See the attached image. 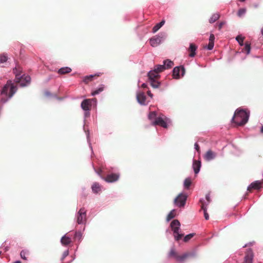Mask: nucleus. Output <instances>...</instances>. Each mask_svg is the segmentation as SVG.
Masks as SVG:
<instances>
[{
  "label": "nucleus",
  "mask_w": 263,
  "mask_h": 263,
  "mask_svg": "<svg viewBox=\"0 0 263 263\" xmlns=\"http://www.w3.org/2000/svg\"><path fill=\"white\" fill-rule=\"evenodd\" d=\"M8 59V54L6 53L0 54V64L6 63Z\"/></svg>",
  "instance_id": "nucleus-28"
},
{
  "label": "nucleus",
  "mask_w": 263,
  "mask_h": 263,
  "mask_svg": "<svg viewBox=\"0 0 263 263\" xmlns=\"http://www.w3.org/2000/svg\"><path fill=\"white\" fill-rule=\"evenodd\" d=\"M28 254V252L26 251L22 250L21 251L20 256L21 258L24 260H27V258L26 257V255Z\"/></svg>",
  "instance_id": "nucleus-40"
},
{
  "label": "nucleus",
  "mask_w": 263,
  "mask_h": 263,
  "mask_svg": "<svg viewBox=\"0 0 263 263\" xmlns=\"http://www.w3.org/2000/svg\"><path fill=\"white\" fill-rule=\"evenodd\" d=\"M75 220L78 224L85 225L87 223V210L82 207L76 213Z\"/></svg>",
  "instance_id": "nucleus-5"
},
{
  "label": "nucleus",
  "mask_w": 263,
  "mask_h": 263,
  "mask_svg": "<svg viewBox=\"0 0 263 263\" xmlns=\"http://www.w3.org/2000/svg\"><path fill=\"white\" fill-rule=\"evenodd\" d=\"M95 75L90 74L89 76H85L83 78V82L85 83H88L89 82L91 81L92 78L94 77Z\"/></svg>",
  "instance_id": "nucleus-36"
},
{
  "label": "nucleus",
  "mask_w": 263,
  "mask_h": 263,
  "mask_svg": "<svg viewBox=\"0 0 263 263\" xmlns=\"http://www.w3.org/2000/svg\"><path fill=\"white\" fill-rule=\"evenodd\" d=\"M185 73V69L183 66H176L174 68L172 71V76L174 79H179L183 77Z\"/></svg>",
  "instance_id": "nucleus-10"
},
{
  "label": "nucleus",
  "mask_w": 263,
  "mask_h": 263,
  "mask_svg": "<svg viewBox=\"0 0 263 263\" xmlns=\"http://www.w3.org/2000/svg\"><path fill=\"white\" fill-rule=\"evenodd\" d=\"M93 168H94V170H95V172L97 173V174H99V173L98 172H97V171L96 170V169H95V168L94 167V166H93Z\"/></svg>",
  "instance_id": "nucleus-56"
},
{
  "label": "nucleus",
  "mask_w": 263,
  "mask_h": 263,
  "mask_svg": "<svg viewBox=\"0 0 263 263\" xmlns=\"http://www.w3.org/2000/svg\"><path fill=\"white\" fill-rule=\"evenodd\" d=\"M140 81L139 80L138 83ZM138 89L136 91V99L139 104L142 106L147 105L150 102V100L146 98L145 93L140 90L139 85H138Z\"/></svg>",
  "instance_id": "nucleus-8"
},
{
  "label": "nucleus",
  "mask_w": 263,
  "mask_h": 263,
  "mask_svg": "<svg viewBox=\"0 0 263 263\" xmlns=\"http://www.w3.org/2000/svg\"><path fill=\"white\" fill-rule=\"evenodd\" d=\"M214 40H215L214 35L212 33L210 34V37H209V42L214 43Z\"/></svg>",
  "instance_id": "nucleus-43"
},
{
  "label": "nucleus",
  "mask_w": 263,
  "mask_h": 263,
  "mask_svg": "<svg viewBox=\"0 0 263 263\" xmlns=\"http://www.w3.org/2000/svg\"><path fill=\"white\" fill-rule=\"evenodd\" d=\"M180 223L177 219L173 220L170 224V227L173 232V235L176 241H179L183 236V234L180 232Z\"/></svg>",
  "instance_id": "nucleus-4"
},
{
  "label": "nucleus",
  "mask_w": 263,
  "mask_h": 263,
  "mask_svg": "<svg viewBox=\"0 0 263 263\" xmlns=\"http://www.w3.org/2000/svg\"><path fill=\"white\" fill-rule=\"evenodd\" d=\"M261 182L260 181L257 180L252 182L247 187L248 191H250L252 189L258 190L260 188Z\"/></svg>",
  "instance_id": "nucleus-18"
},
{
  "label": "nucleus",
  "mask_w": 263,
  "mask_h": 263,
  "mask_svg": "<svg viewBox=\"0 0 263 263\" xmlns=\"http://www.w3.org/2000/svg\"><path fill=\"white\" fill-rule=\"evenodd\" d=\"M225 24V22H221L219 24H218V28H219V30H220L223 25Z\"/></svg>",
  "instance_id": "nucleus-47"
},
{
  "label": "nucleus",
  "mask_w": 263,
  "mask_h": 263,
  "mask_svg": "<svg viewBox=\"0 0 263 263\" xmlns=\"http://www.w3.org/2000/svg\"><path fill=\"white\" fill-rule=\"evenodd\" d=\"M72 71V69L69 67H63L60 68L58 70V73L59 74H65L68 73H70Z\"/></svg>",
  "instance_id": "nucleus-21"
},
{
  "label": "nucleus",
  "mask_w": 263,
  "mask_h": 263,
  "mask_svg": "<svg viewBox=\"0 0 263 263\" xmlns=\"http://www.w3.org/2000/svg\"><path fill=\"white\" fill-rule=\"evenodd\" d=\"M197 49V46L193 43L190 44L189 50L191 53L189 54V57L191 58H193L195 56L196 53V50Z\"/></svg>",
  "instance_id": "nucleus-20"
},
{
  "label": "nucleus",
  "mask_w": 263,
  "mask_h": 263,
  "mask_svg": "<svg viewBox=\"0 0 263 263\" xmlns=\"http://www.w3.org/2000/svg\"><path fill=\"white\" fill-rule=\"evenodd\" d=\"M157 117V112L155 111L150 112L148 115V118L150 121H151L152 122L156 120Z\"/></svg>",
  "instance_id": "nucleus-31"
},
{
  "label": "nucleus",
  "mask_w": 263,
  "mask_h": 263,
  "mask_svg": "<svg viewBox=\"0 0 263 263\" xmlns=\"http://www.w3.org/2000/svg\"><path fill=\"white\" fill-rule=\"evenodd\" d=\"M201 167V162L200 160H193L192 168L195 174L199 173Z\"/></svg>",
  "instance_id": "nucleus-16"
},
{
  "label": "nucleus",
  "mask_w": 263,
  "mask_h": 263,
  "mask_svg": "<svg viewBox=\"0 0 263 263\" xmlns=\"http://www.w3.org/2000/svg\"><path fill=\"white\" fill-rule=\"evenodd\" d=\"M175 211V209L172 210L167 215L166 217V221H169L173 218L175 217V215L174 214V212Z\"/></svg>",
  "instance_id": "nucleus-33"
},
{
  "label": "nucleus",
  "mask_w": 263,
  "mask_h": 263,
  "mask_svg": "<svg viewBox=\"0 0 263 263\" xmlns=\"http://www.w3.org/2000/svg\"><path fill=\"white\" fill-rule=\"evenodd\" d=\"M69 255V250H65L63 254H62V256L61 257V261H63L64 260V259Z\"/></svg>",
  "instance_id": "nucleus-41"
},
{
  "label": "nucleus",
  "mask_w": 263,
  "mask_h": 263,
  "mask_svg": "<svg viewBox=\"0 0 263 263\" xmlns=\"http://www.w3.org/2000/svg\"><path fill=\"white\" fill-rule=\"evenodd\" d=\"M84 111V120H83V122H84L83 129H84L85 133H86L87 142L89 145V147L90 149H91V152H92V145H91V144L90 142V140L89 131L88 129L86 130L85 129V123H86V119L90 116V110H86V111Z\"/></svg>",
  "instance_id": "nucleus-11"
},
{
  "label": "nucleus",
  "mask_w": 263,
  "mask_h": 263,
  "mask_svg": "<svg viewBox=\"0 0 263 263\" xmlns=\"http://www.w3.org/2000/svg\"><path fill=\"white\" fill-rule=\"evenodd\" d=\"M250 111L247 109L237 108L231 119V122L237 126H242L248 121Z\"/></svg>",
  "instance_id": "nucleus-2"
},
{
  "label": "nucleus",
  "mask_w": 263,
  "mask_h": 263,
  "mask_svg": "<svg viewBox=\"0 0 263 263\" xmlns=\"http://www.w3.org/2000/svg\"><path fill=\"white\" fill-rule=\"evenodd\" d=\"M204 213V216L206 220H208L209 219V216L207 212V210H202Z\"/></svg>",
  "instance_id": "nucleus-44"
},
{
  "label": "nucleus",
  "mask_w": 263,
  "mask_h": 263,
  "mask_svg": "<svg viewBox=\"0 0 263 263\" xmlns=\"http://www.w3.org/2000/svg\"><path fill=\"white\" fill-rule=\"evenodd\" d=\"M17 90V86L15 85L12 80H9L7 81L2 89L0 99V108L2 106L8 102L16 93Z\"/></svg>",
  "instance_id": "nucleus-1"
},
{
  "label": "nucleus",
  "mask_w": 263,
  "mask_h": 263,
  "mask_svg": "<svg viewBox=\"0 0 263 263\" xmlns=\"http://www.w3.org/2000/svg\"><path fill=\"white\" fill-rule=\"evenodd\" d=\"M194 147H195V149H196V151L197 152H200V147L197 142H196L195 143Z\"/></svg>",
  "instance_id": "nucleus-45"
},
{
  "label": "nucleus",
  "mask_w": 263,
  "mask_h": 263,
  "mask_svg": "<svg viewBox=\"0 0 263 263\" xmlns=\"http://www.w3.org/2000/svg\"><path fill=\"white\" fill-rule=\"evenodd\" d=\"M75 259V257H72V260H71L69 263H70L73 260H74Z\"/></svg>",
  "instance_id": "nucleus-54"
},
{
  "label": "nucleus",
  "mask_w": 263,
  "mask_h": 263,
  "mask_svg": "<svg viewBox=\"0 0 263 263\" xmlns=\"http://www.w3.org/2000/svg\"><path fill=\"white\" fill-rule=\"evenodd\" d=\"M187 195L186 193H180L174 199L175 204L179 208L184 207L186 201Z\"/></svg>",
  "instance_id": "nucleus-9"
},
{
  "label": "nucleus",
  "mask_w": 263,
  "mask_h": 263,
  "mask_svg": "<svg viewBox=\"0 0 263 263\" xmlns=\"http://www.w3.org/2000/svg\"><path fill=\"white\" fill-rule=\"evenodd\" d=\"M169 255L173 256L177 261L182 262L188 257H196L197 254L195 251H193L190 253H185L181 255H179L175 252L174 249H172Z\"/></svg>",
  "instance_id": "nucleus-6"
},
{
  "label": "nucleus",
  "mask_w": 263,
  "mask_h": 263,
  "mask_svg": "<svg viewBox=\"0 0 263 263\" xmlns=\"http://www.w3.org/2000/svg\"><path fill=\"white\" fill-rule=\"evenodd\" d=\"M60 242L62 246L66 247L71 242V239L70 237L67 236V234H65L61 238Z\"/></svg>",
  "instance_id": "nucleus-17"
},
{
  "label": "nucleus",
  "mask_w": 263,
  "mask_h": 263,
  "mask_svg": "<svg viewBox=\"0 0 263 263\" xmlns=\"http://www.w3.org/2000/svg\"><path fill=\"white\" fill-rule=\"evenodd\" d=\"M220 15L219 13H216L212 14L211 17L209 20V22L210 24L215 23L217 20L219 19Z\"/></svg>",
  "instance_id": "nucleus-26"
},
{
  "label": "nucleus",
  "mask_w": 263,
  "mask_h": 263,
  "mask_svg": "<svg viewBox=\"0 0 263 263\" xmlns=\"http://www.w3.org/2000/svg\"><path fill=\"white\" fill-rule=\"evenodd\" d=\"M91 190L93 193L97 194L101 191V185L98 182H94L91 186Z\"/></svg>",
  "instance_id": "nucleus-22"
},
{
  "label": "nucleus",
  "mask_w": 263,
  "mask_h": 263,
  "mask_svg": "<svg viewBox=\"0 0 263 263\" xmlns=\"http://www.w3.org/2000/svg\"><path fill=\"white\" fill-rule=\"evenodd\" d=\"M236 40L237 41L238 43L239 44V45L241 46H243L244 45V43H243V40H244V37H242L241 35H237L236 38H235Z\"/></svg>",
  "instance_id": "nucleus-34"
},
{
  "label": "nucleus",
  "mask_w": 263,
  "mask_h": 263,
  "mask_svg": "<svg viewBox=\"0 0 263 263\" xmlns=\"http://www.w3.org/2000/svg\"><path fill=\"white\" fill-rule=\"evenodd\" d=\"M13 263H22V262L20 260H16V261L13 262Z\"/></svg>",
  "instance_id": "nucleus-51"
},
{
  "label": "nucleus",
  "mask_w": 263,
  "mask_h": 263,
  "mask_svg": "<svg viewBox=\"0 0 263 263\" xmlns=\"http://www.w3.org/2000/svg\"><path fill=\"white\" fill-rule=\"evenodd\" d=\"M120 176L119 173H111L104 177L103 179L107 183H114L119 179Z\"/></svg>",
  "instance_id": "nucleus-14"
},
{
  "label": "nucleus",
  "mask_w": 263,
  "mask_h": 263,
  "mask_svg": "<svg viewBox=\"0 0 263 263\" xmlns=\"http://www.w3.org/2000/svg\"><path fill=\"white\" fill-rule=\"evenodd\" d=\"M217 154L212 150H208L204 155V159L206 161H211L216 158Z\"/></svg>",
  "instance_id": "nucleus-15"
},
{
  "label": "nucleus",
  "mask_w": 263,
  "mask_h": 263,
  "mask_svg": "<svg viewBox=\"0 0 263 263\" xmlns=\"http://www.w3.org/2000/svg\"><path fill=\"white\" fill-rule=\"evenodd\" d=\"M261 34L263 36V27L261 29Z\"/></svg>",
  "instance_id": "nucleus-53"
},
{
  "label": "nucleus",
  "mask_w": 263,
  "mask_h": 263,
  "mask_svg": "<svg viewBox=\"0 0 263 263\" xmlns=\"http://www.w3.org/2000/svg\"><path fill=\"white\" fill-rule=\"evenodd\" d=\"M191 179L190 177L186 178L183 182V186L184 189L188 190L190 189L191 185Z\"/></svg>",
  "instance_id": "nucleus-29"
},
{
  "label": "nucleus",
  "mask_w": 263,
  "mask_h": 263,
  "mask_svg": "<svg viewBox=\"0 0 263 263\" xmlns=\"http://www.w3.org/2000/svg\"><path fill=\"white\" fill-rule=\"evenodd\" d=\"M163 64L164 66L165 69L171 68L174 65L173 62L169 59L164 60L163 61Z\"/></svg>",
  "instance_id": "nucleus-25"
},
{
  "label": "nucleus",
  "mask_w": 263,
  "mask_h": 263,
  "mask_svg": "<svg viewBox=\"0 0 263 263\" xmlns=\"http://www.w3.org/2000/svg\"><path fill=\"white\" fill-rule=\"evenodd\" d=\"M45 95L47 97H50L51 95L50 92H49V91H46L45 92Z\"/></svg>",
  "instance_id": "nucleus-48"
},
{
  "label": "nucleus",
  "mask_w": 263,
  "mask_h": 263,
  "mask_svg": "<svg viewBox=\"0 0 263 263\" xmlns=\"http://www.w3.org/2000/svg\"><path fill=\"white\" fill-rule=\"evenodd\" d=\"M74 237L78 239L79 241L82 239V233L80 231H76L74 234Z\"/></svg>",
  "instance_id": "nucleus-37"
},
{
  "label": "nucleus",
  "mask_w": 263,
  "mask_h": 263,
  "mask_svg": "<svg viewBox=\"0 0 263 263\" xmlns=\"http://www.w3.org/2000/svg\"><path fill=\"white\" fill-rule=\"evenodd\" d=\"M194 235L195 233H190L185 235L183 238V241L185 242L189 241Z\"/></svg>",
  "instance_id": "nucleus-38"
},
{
  "label": "nucleus",
  "mask_w": 263,
  "mask_h": 263,
  "mask_svg": "<svg viewBox=\"0 0 263 263\" xmlns=\"http://www.w3.org/2000/svg\"><path fill=\"white\" fill-rule=\"evenodd\" d=\"M247 245H248L247 244L243 246V248L246 247L247 246Z\"/></svg>",
  "instance_id": "nucleus-57"
},
{
  "label": "nucleus",
  "mask_w": 263,
  "mask_h": 263,
  "mask_svg": "<svg viewBox=\"0 0 263 263\" xmlns=\"http://www.w3.org/2000/svg\"><path fill=\"white\" fill-rule=\"evenodd\" d=\"M240 2H245L246 0H239Z\"/></svg>",
  "instance_id": "nucleus-58"
},
{
  "label": "nucleus",
  "mask_w": 263,
  "mask_h": 263,
  "mask_svg": "<svg viewBox=\"0 0 263 263\" xmlns=\"http://www.w3.org/2000/svg\"><path fill=\"white\" fill-rule=\"evenodd\" d=\"M214 43L209 42L208 45L206 46V48L209 50H211L213 49Z\"/></svg>",
  "instance_id": "nucleus-42"
},
{
  "label": "nucleus",
  "mask_w": 263,
  "mask_h": 263,
  "mask_svg": "<svg viewBox=\"0 0 263 263\" xmlns=\"http://www.w3.org/2000/svg\"><path fill=\"white\" fill-rule=\"evenodd\" d=\"M13 72L15 74L14 82L19 84L21 87L28 86L31 83V77L29 75L22 74V68L16 66L13 69Z\"/></svg>",
  "instance_id": "nucleus-3"
},
{
  "label": "nucleus",
  "mask_w": 263,
  "mask_h": 263,
  "mask_svg": "<svg viewBox=\"0 0 263 263\" xmlns=\"http://www.w3.org/2000/svg\"><path fill=\"white\" fill-rule=\"evenodd\" d=\"M149 81L151 86L154 88H158L160 86V83L157 79L149 80Z\"/></svg>",
  "instance_id": "nucleus-27"
},
{
  "label": "nucleus",
  "mask_w": 263,
  "mask_h": 263,
  "mask_svg": "<svg viewBox=\"0 0 263 263\" xmlns=\"http://www.w3.org/2000/svg\"><path fill=\"white\" fill-rule=\"evenodd\" d=\"M205 200H206V201H208L209 202H211V200L210 194H207L205 195Z\"/></svg>",
  "instance_id": "nucleus-46"
},
{
  "label": "nucleus",
  "mask_w": 263,
  "mask_h": 263,
  "mask_svg": "<svg viewBox=\"0 0 263 263\" xmlns=\"http://www.w3.org/2000/svg\"><path fill=\"white\" fill-rule=\"evenodd\" d=\"M249 244L250 245H252V243H251V242H250Z\"/></svg>",
  "instance_id": "nucleus-59"
},
{
  "label": "nucleus",
  "mask_w": 263,
  "mask_h": 263,
  "mask_svg": "<svg viewBox=\"0 0 263 263\" xmlns=\"http://www.w3.org/2000/svg\"><path fill=\"white\" fill-rule=\"evenodd\" d=\"M171 233V232L170 231V230H166V233L167 234V233Z\"/></svg>",
  "instance_id": "nucleus-55"
},
{
  "label": "nucleus",
  "mask_w": 263,
  "mask_h": 263,
  "mask_svg": "<svg viewBox=\"0 0 263 263\" xmlns=\"http://www.w3.org/2000/svg\"><path fill=\"white\" fill-rule=\"evenodd\" d=\"M147 95H148L149 97H150L151 99H152L153 95L151 91L149 90L147 91Z\"/></svg>",
  "instance_id": "nucleus-49"
},
{
  "label": "nucleus",
  "mask_w": 263,
  "mask_h": 263,
  "mask_svg": "<svg viewBox=\"0 0 263 263\" xmlns=\"http://www.w3.org/2000/svg\"><path fill=\"white\" fill-rule=\"evenodd\" d=\"M169 120L168 119H164L163 116H159L156 120L152 122L153 125H160L161 126L166 128L167 127V121Z\"/></svg>",
  "instance_id": "nucleus-13"
},
{
  "label": "nucleus",
  "mask_w": 263,
  "mask_h": 263,
  "mask_svg": "<svg viewBox=\"0 0 263 263\" xmlns=\"http://www.w3.org/2000/svg\"><path fill=\"white\" fill-rule=\"evenodd\" d=\"M92 102H94L95 104L96 105L97 103V99L96 98L93 99H84L81 104V107L82 109L84 111L90 110V108L91 107Z\"/></svg>",
  "instance_id": "nucleus-12"
},
{
  "label": "nucleus",
  "mask_w": 263,
  "mask_h": 263,
  "mask_svg": "<svg viewBox=\"0 0 263 263\" xmlns=\"http://www.w3.org/2000/svg\"><path fill=\"white\" fill-rule=\"evenodd\" d=\"M244 48L242 49L243 52H246L247 54H249L251 51L250 44L249 43H246L244 45Z\"/></svg>",
  "instance_id": "nucleus-32"
},
{
  "label": "nucleus",
  "mask_w": 263,
  "mask_h": 263,
  "mask_svg": "<svg viewBox=\"0 0 263 263\" xmlns=\"http://www.w3.org/2000/svg\"><path fill=\"white\" fill-rule=\"evenodd\" d=\"M260 132L263 133V125L260 128Z\"/></svg>",
  "instance_id": "nucleus-52"
},
{
  "label": "nucleus",
  "mask_w": 263,
  "mask_h": 263,
  "mask_svg": "<svg viewBox=\"0 0 263 263\" xmlns=\"http://www.w3.org/2000/svg\"><path fill=\"white\" fill-rule=\"evenodd\" d=\"M166 37V33L160 32L158 34L149 39L150 45L153 47H157L164 41Z\"/></svg>",
  "instance_id": "nucleus-7"
},
{
  "label": "nucleus",
  "mask_w": 263,
  "mask_h": 263,
  "mask_svg": "<svg viewBox=\"0 0 263 263\" xmlns=\"http://www.w3.org/2000/svg\"><path fill=\"white\" fill-rule=\"evenodd\" d=\"M158 73L160 72H162L165 70V68L164 67V66L163 64L162 65H157L155 66V67L154 68Z\"/></svg>",
  "instance_id": "nucleus-35"
},
{
  "label": "nucleus",
  "mask_w": 263,
  "mask_h": 263,
  "mask_svg": "<svg viewBox=\"0 0 263 263\" xmlns=\"http://www.w3.org/2000/svg\"><path fill=\"white\" fill-rule=\"evenodd\" d=\"M165 23V21L162 20L160 22L157 23L153 28V32H156L161 27H162Z\"/></svg>",
  "instance_id": "nucleus-24"
},
{
  "label": "nucleus",
  "mask_w": 263,
  "mask_h": 263,
  "mask_svg": "<svg viewBox=\"0 0 263 263\" xmlns=\"http://www.w3.org/2000/svg\"><path fill=\"white\" fill-rule=\"evenodd\" d=\"M199 201L201 203V209L207 210L208 206L209 205L210 202H209L207 201H205V200L203 198H201Z\"/></svg>",
  "instance_id": "nucleus-30"
},
{
  "label": "nucleus",
  "mask_w": 263,
  "mask_h": 263,
  "mask_svg": "<svg viewBox=\"0 0 263 263\" xmlns=\"http://www.w3.org/2000/svg\"><path fill=\"white\" fill-rule=\"evenodd\" d=\"M246 13V9L245 8H240L237 12V15L239 17H241L244 15Z\"/></svg>",
  "instance_id": "nucleus-39"
},
{
  "label": "nucleus",
  "mask_w": 263,
  "mask_h": 263,
  "mask_svg": "<svg viewBox=\"0 0 263 263\" xmlns=\"http://www.w3.org/2000/svg\"><path fill=\"white\" fill-rule=\"evenodd\" d=\"M104 90V85L101 84L98 88L92 91L91 93V96H95L101 93Z\"/></svg>",
  "instance_id": "nucleus-23"
},
{
  "label": "nucleus",
  "mask_w": 263,
  "mask_h": 263,
  "mask_svg": "<svg viewBox=\"0 0 263 263\" xmlns=\"http://www.w3.org/2000/svg\"><path fill=\"white\" fill-rule=\"evenodd\" d=\"M141 87H143V88H146L147 87V84L145 83H143L142 85H141Z\"/></svg>",
  "instance_id": "nucleus-50"
},
{
  "label": "nucleus",
  "mask_w": 263,
  "mask_h": 263,
  "mask_svg": "<svg viewBox=\"0 0 263 263\" xmlns=\"http://www.w3.org/2000/svg\"><path fill=\"white\" fill-rule=\"evenodd\" d=\"M147 76L148 77L149 81L154 79H157L160 77L159 73L155 69L150 70L147 74Z\"/></svg>",
  "instance_id": "nucleus-19"
}]
</instances>
